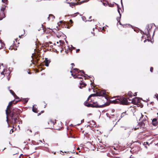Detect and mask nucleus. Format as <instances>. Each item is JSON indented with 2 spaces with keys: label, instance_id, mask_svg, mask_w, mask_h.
<instances>
[{
  "label": "nucleus",
  "instance_id": "obj_1",
  "mask_svg": "<svg viewBox=\"0 0 158 158\" xmlns=\"http://www.w3.org/2000/svg\"><path fill=\"white\" fill-rule=\"evenodd\" d=\"M111 102L114 104L118 103L122 105H127L128 103L127 98L123 96L120 97L115 100L112 101Z\"/></svg>",
  "mask_w": 158,
  "mask_h": 158
},
{
  "label": "nucleus",
  "instance_id": "obj_2",
  "mask_svg": "<svg viewBox=\"0 0 158 158\" xmlns=\"http://www.w3.org/2000/svg\"><path fill=\"white\" fill-rule=\"evenodd\" d=\"M153 25L155 26H156L154 23L148 24L146 26V30L145 31V32L140 30L141 33H143V34L146 35L147 37H149L150 36L149 31L151 29Z\"/></svg>",
  "mask_w": 158,
  "mask_h": 158
},
{
  "label": "nucleus",
  "instance_id": "obj_3",
  "mask_svg": "<svg viewBox=\"0 0 158 158\" xmlns=\"http://www.w3.org/2000/svg\"><path fill=\"white\" fill-rule=\"evenodd\" d=\"M73 71H74L73 72H78V73H79V72L82 73V74H83L84 75V77H85V79H86V76H87V77H89L91 78V79H90V81H91L92 82V81H94V77L93 76H92V77H89L88 75L85 74V73L83 70H80L78 69L75 68L73 70Z\"/></svg>",
  "mask_w": 158,
  "mask_h": 158
},
{
  "label": "nucleus",
  "instance_id": "obj_4",
  "mask_svg": "<svg viewBox=\"0 0 158 158\" xmlns=\"http://www.w3.org/2000/svg\"><path fill=\"white\" fill-rule=\"evenodd\" d=\"M120 127L121 128H123V129H121V130L123 131L124 133L126 134V136L128 137L130 135L131 131V129L129 128H126L123 126H121Z\"/></svg>",
  "mask_w": 158,
  "mask_h": 158
},
{
  "label": "nucleus",
  "instance_id": "obj_5",
  "mask_svg": "<svg viewBox=\"0 0 158 158\" xmlns=\"http://www.w3.org/2000/svg\"><path fill=\"white\" fill-rule=\"evenodd\" d=\"M92 105L94 106H95L96 107H92L93 108H102L105 106H107L109 105L110 103H106L104 104H103L102 105H98L97 102H94L92 104Z\"/></svg>",
  "mask_w": 158,
  "mask_h": 158
},
{
  "label": "nucleus",
  "instance_id": "obj_6",
  "mask_svg": "<svg viewBox=\"0 0 158 158\" xmlns=\"http://www.w3.org/2000/svg\"><path fill=\"white\" fill-rule=\"evenodd\" d=\"M140 102L139 99L137 97L132 98L131 101V102L134 104H136L137 103L139 102Z\"/></svg>",
  "mask_w": 158,
  "mask_h": 158
},
{
  "label": "nucleus",
  "instance_id": "obj_7",
  "mask_svg": "<svg viewBox=\"0 0 158 158\" xmlns=\"http://www.w3.org/2000/svg\"><path fill=\"white\" fill-rule=\"evenodd\" d=\"M12 110L13 112V114L14 113H15L16 114V116H17V117L19 116V113L20 111V110L16 108H13Z\"/></svg>",
  "mask_w": 158,
  "mask_h": 158
},
{
  "label": "nucleus",
  "instance_id": "obj_8",
  "mask_svg": "<svg viewBox=\"0 0 158 158\" xmlns=\"http://www.w3.org/2000/svg\"><path fill=\"white\" fill-rule=\"evenodd\" d=\"M14 101H11L9 102V105L7 106V107L6 109V121L8 123V118H7V109L8 108L10 107H10L12 105V103L14 102Z\"/></svg>",
  "mask_w": 158,
  "mask_h": 158
},
{
  "label": "nucleus",
  "instance_id": "obj_9",
  "mask_svg": "<svg viewBox=\"0 0 158 158\" xmlns=\"http://www.w3.org/2000/svg\"><path fill=\"white\" fill-rule=\"evenodd\" d=\"M57 37L59 38L60 37L62 36V35H64V34L58 31L56 29V31L54 32Z\"/></svg>",
  "mask_w": 158,
  "mask_h": 158
},
{
  "label": "nucleus",
  "instance_id": "obj_10",
  "mask_svg": "<svg viewBox=\"0 0 158 158\" xmlns=\"http://www.w3.org/2000/svg\"><path fill=\"white\" fill-rule=\"evenodd\" d=\"M88 100H87L85 102H84V105L85 106L88 107H95V106H94L93 105H92V104H91V103H88ZM95 107H96L95 106Z\"/></svg>",
  "mask_w": 158,
  "mask_h": 158
},
{
  "label": "nucleus",
  "instance_id": "obj_11",
  "mask_svg": "<svg viewBox=\"0 0 158 158\" xmlns=\"http://www.w3.org/2000/svg\"><path fill=\"white\" fill-rule=\"evenodd\" d=\"M101 96V94H98V92H97L96 93L91 94L89 95V97L87 98V100H89V98L91 97H95V96Z\"/></svg>",
  "mask_w": 158,
  "mask_h": 158
},
{
  "label": "nucleus",
  "instance_id": "obj_12",
  "mask_svg": "<svg viewBox=\"0 0 158 158\" xmlns=\"http://www.w3.org/2000/svg\"><path fill=\"white\" fill-rule=\"evenodd\" d=\"M10 93L13 95V96L15 98V99H19V98L18 97L12 90H9Z\"/></svg>",
  "mask_w": 158,
  "mask_h": 158
},
{
  "label": "nucleus",
  "instance_id": "obj_13",
  "mask_svg": "<svg viewBox=\"0 0 158 158\" xmlns=\"http://www.w3.org/2000/svg\"><path fill=\"white\" fill-rule=\"evenodd\" d=\"M138 124L139 125V126H140L141 128H144L145 127V124L143 121H142L141 122H139L138 123Z\"/></svg>",
  "mask_w": 158,
  "mask_h": 158
},
{
  "label": "nucleus",
  "instance_id": "obj_14",
  "mask_svg": "<svg viewBox=\"0 0 158 158\" xmlns=\"http://www.w3.org/2000/svg\"><path fill=\"white\" fill-rule=\"evenodd\" d=\"M44 62L45 63V66L47 67H48L49 66V63L50 62V61L48 60L47 58H45Z\"/></svg>",
  "mask_w": 158,
  "mask_h": 158
},
{
  "label": "nucleus",
  "instance_id": "obj_15",
  "mask_svg": "<svg viewBox=\"0 0 158 158\" xmlns=\"http://www.w3.org/2000/svg\"><path fill=\"white\" fill-rule=\"evenodd\" d=\"M6 17L5 13L3 12H0V20H1Z\"/></svg>",
  "mask_w": 158,
  "mask_h": 158
},
{
  "label": "nucleus",
  "instance_id": "obj_16",
  "mask_svg": "<svg viewBox=\"0 0 158 158\" xmlns=\"http://www.w3.org/2000/svg\"><path fill=\"white\" fill-rule=\"evenodd\" d=\"M98 94H101L100 96H103V95H105L106 94V91L105 90H102L99 91H98Z\"/></svg>",
  "mask_w": 158,
  "mask_h": 158
},
{
  "label": "nucleus",
  "instance_id": "obj_17",
  "mask_svg": "<svg viewBox=\"0 0 158 158\" xmlns=\"http://www.w3.org/2000/svg\"><path fill=\"white\" fill-rule=\"evenodd\" d=\"M152 124L154 126H156L157 124V119L153 118L152 120Z\"/></svg>",
  "mask_w": 158,
  "mask_h": 158
},
{
  "label": "nucleus",
  "instance_id": "obj_18",
  "mask_svg": "<svg viewBox=\"0 0 158 158\" xmlns=\"http://www.w3.org/2000/svg\"><path fill=\"white\" fill-rule=\"evenodd\" d=\"M35 105H34L33 106L32 110L33 112L37 113L38 112L37 108L35 107Z\"/></svg>",
  "mask_w": 158,
  "mask_h": 158
},
{
  "label": "nucleus",
  "instance_id": "obj_19",
  "mask_svg": "<svg viewBox=\"0 0 158 158\" xmlns=\"http://www.w3.org/2000/svg\"><path fill=\"white\" fill-rule=\"evenodd\" d=\"M19 117H17V116L16 117H15L14 118H11L12 120H14V123H16L17 122V120H18V118Z\"/></svg>",
  "mask_w": 158,
  "mask_h": 158
},
{
  "label": "nucleus",
  "instance_id": "obj_20",
  "mask_svg": "<svg viewBox=\"0 0 158 158\" xmlns=\"http://www.w3.org/2000/svg\"><path fill=\"white\" fill-rule=\"evenodd\" d=\"M69 4V6L72 8L73 7V6H75V5H77V4L76 3H69V2H67Z\"/></svg>",
  "mask_w": 158,
  "mask_h": 158
},
{
  "label": "nucleus",
  "instance_id": "obj_21",
  "mask_svg": "<svg viewBox=\"0 0 158 158\" xmlns=\"http://www.w3.org/2000/svg\"><path fill=\"white\" fill-rule=\"evenodd\" d=\"M120 10H121V9L118 6V13H119V15H120V17L119 18V19H120L121 18V14L120 12Z\"/></svg>",
  "mask_w": 158,
  "mask_h": 158
},
{
  "label": "nucleus",
  "instance_id": "obj_22",
  "mask_svg": "<svg viewBox=\"0 0 158 158\" xmlns=\"http://www.w3.org/2000/svg\"><path fill=\"white\" fill-rule=\"evenodd\" d=\"M10 107H9L7 109V110H8V112H7V114L8 113L10 114H11L12 112V111L10 110Z\"/></svg>",
  "mask_w": 158,
  "mask_h": 158
},
{
  "label": "nucleus",
  "instance_id": "obj_23",
  "mask_svg": "<svg viewBox=\"0 0 158 158\" xmlns=\"http://www.w3.org/2000/svg\"><path fill=\"white\" fill-rule=\"evenodd\" d=\"M6 6H5L4 7L2 6L1 8V12H4V11L6 9Z\"/></svg>",
  "mask_w": 158,
  "mask_h": 158
},
{
  "label": "nucleus",
  "instance_id": "obj_24",
  "mask_svg": "<svg viewBox=\"0 0 158 158\" xmlns=\"http://www.w3.org/2000/svg\"><path fill=\"white\" fill-rule=\"evenodd\" d=\"M16 115V114L15 113H14L13 114V111L11 114H10V116L11 118H14L15 117Z\"/></svg>",
  "mask_w": 158,
  "mask_h": 158
},
{
  "label": "nucleus",
  "instance_id": "obj_25",
  "mask_svg": "<svg viewBox=\"0 0 158 158\" xmlns=\"http://www.w3.org/2000/svg\"><path fill=\"white\" fill-rule=\"evenodd\" d=\"M70 72L71 73V75H72V76H73V77H74V78H76L77 77V74H73V73L72 71V70H71L70 71Z\"/></svg>",
  "mask_w": 158,
  "mask_h": 158
},
{
  "label": "nucleus",
  "instance_id": "obj_26",
  "mask_svg": "<svg viewBox=\"0 0 158 158\" xmlns=\"http://www.w3.org/2000/svg\"><path fill=\"white\" fill-rule=\"evenodd\" d=\"M126 112H125L122 113L120 117V118L118 120V121H119L120 118L123 117L126 114Z\"/></svg>",
  "mask_w": 158,
  "mask_h": 158
},
{
  "label": "nucleus",
  "instance_id": "obj_27",
  "mask_svg": "<svg viewBox=\"0 0 158 158\" xmlns=\"http://www.w3.org/2000/svg\"><path fill=\"white\" fill-rule=\"evenodd\" d=\"M28 100V98H25L23 99V101L25 103H27Z\"/></svg>",
  "mask_w": 158,
  "mask_h": 158
},
{
  "label": "nucleus",
  "instance_id": "obj_28",
  "mask_svg": "<svg viewBox=\"0 0 158 158\" xmlns=\"http://www.w3.org/2000/svg\"><path fill=\"white\" fill-rule=\"evenodd\" d=\"M132 92L131 91H129L128 93V95L130 96V98H131L132 95H131Z\"/></svg>",
  "mask_w": 158,
  "mask_h": 158
},
{
  "label": "nucleus",
  "instance_id": "obj_29",
  "mask_svg": "<svg viewBox=\"0 0 158 158\" xmlns=\"http://www.w3.org/2000/svg\"><path fill=\"white\" fill-rule=\"evenodd\" d=\"M49 16H50L51 17L52 19H54L55 18V16L52 15V14H49Z\"/></svg>",
  "mask_w": 158,
  "mask_h": 158
},
{
  "label": "nucleus",
  "instance_id": "obj_30",
  "mask_svg": "<svg viewBox=\"0 0 158 158\" xmlns=\"http://www.w3.org/2000/svg\"><path fill=\"white\" fill-rule=\"evenodd\" d=\"M49 123H52L53 125H54L55 124V123L54 121H52L51 119L50 120L49 122H48V124H49Z\"/></svg>",
  "mask_w": 158,
  "mask_h": 158
},
{
  "label": "nucleus",
  "instance_id": "obj_31",
  "mask_svg": "<svg viewBox=\"0 0 158 158\" xmlns=\"http://www.w3.org/2000/svg\"><path fill=\"white\" fill-rule=\"evenodd\" d=\"M82 20L84 21H85V22H86V21L85 20H86V18L85 17V16H82Z\"/></svg>",
  "mask_w": 158,
  "mask_h": 158
},
{
  "label": "nucleus",
  "instance_id": "obj_32",
  "mask_svg": "<svg viewBox=\"0 0 158 158\" xmlns=\"http://www.w3.org/2000/svg\"><path fill=\"white\" fill-rule=\"evenodd\" d=\"M80 84H81L83 86H85L86 85V84L84 82H82L81 83H80Z\"/></svg>",
  "mask_w": 158,
  "mask_h": 158
},
{
  "label": "nucleus",
  "instance_id": "obj_33",
  "mask_svg": "<svg viewBox=\"0 0 158 158\" xmlns=\"http://www.w3.org/2000/svg\"><path fill=\"white\" fill-rule=\"evenodd\" d=\"M44 46H46V47L49 46V43H45Z\"/></svg>",
  "mask_w": 158,
  "mask_h": 158
},
{
  "label": "nucleus",
  "instance_id": "obj_34",
  "mask_svg": "<svg viewBox=\"0 0 158 158\" xmlns=\"http://www.w3.org/2000/svg\"><path fill=\"white\" fill-rule=\"evenodd\" d=\"M80 86H79V88H80V89H82V88L83 87V86L82 85V84H80Z\"/></svg>",
  "mask_w": 158,
  "mask_h": 158
},
{
  "label": "nucleus",
  "instance_id": "obj_35",
  "mask_svg": "<svg viewBox=\"0 0 158 158\" xmlns=\"http://www.w3.org/2000/svg\"><path fill=\"white\" fill-rule=\"evenodd\" d=\"M153 69V68L152 67H151L150 69V71L151 72H152Z\"/></svg>",
  "mask_w": 158,
  "mask_h": 158
},
{
  "label": "nucleus",
  "instance_id": "obj_36",
  "mask_svg": "<svg viewBox=\"0 0 158 158\" xmlns=\"http://www.w3.org/2000/svg\"><path fill=\"white\" fill-rule=\"evenodd\" d=\"M13 132V129H12L10 131V134H12Z\"/></svg>",
  "mask_w": 158,
  "mask_h": 158
},
{
  "label": "nucleus",
  "instance_id": "obj_37",
  "mask_svg": "<svg viewBox=\"0 0 158 158\" xmlns=\"http://www.w3.org/2000/svg\"><path fill=\"white\" fill-rule=\"evenodd\" d=\"M60 152H62L63 153H68L69 152L68 151L67 152L66 151H64V152H63L62 151H61V150L60 151Z\"/></svg>",
  "mask_w": 158,
  "mask_h": 158
},
{
  "label": "nucleus",
  "instance_id": "obj_38",
  "mask_svg": "<svg viewBox=\"0 0 158 158\" xmlns=\"http://www.w3.org/2000/svg\"><path fill=\"white\" fill-rule=\"evenodd\" d=\"M117 21L119 22V24L120 25H122L121 23H120V20H119V21L118 20V18L117 19Z\"/></svg>",
  "mask_w": 158,
  "mask_h": 158
},
{
  "label": "nucleus",
  "instance_id": "obj_39",
  "mask_svg": "<svg viewBox=\"0 0 158 158\" xmlns=\"http://www.w3.org/2000/svg\"><path fill=\"white\" fill-rule=\"evenodd\" d=\"M143 145H145L146 144H148V142H146V143L144 142L143 143Z\"/></svg>",
  "mask_w": 158,
  "mask_h": 158
},
{
  "label": "nucleus",
  "instance_id": "obj_40",
  "mask_svg": "<svg viewBox=\"0 0 158 158\" xmlns=\"http://www.w3.org/2000/svg\"><path fill=\"white\" fill-rule=\"evenodd\" d=\"M7 1V0H2V2H3V3H5V2H6Z\"/></svg>",
  "mask_w": 158,
  "mask_h": 158
},
{
  "label": "nucleus",
  "instance_id": "obj_41",
  "mask_svg": "<svg viewBox=\"0 0 158 158\" xmlns=\"http://www.w3.org/2000/svg\"><path fill=\"white\" fill-rule=\"evenodd\" d=\"M4 69L3 70V71H2V72L1 73V74L2 75H4Z\"/></svg>",
  "mask_w": 158,
  "mask_h": 158
},
{
  "label": "nucleus",
  "instance_id": "obj_42",
  "mask_svg": "<svg viewBox=\"0 0 158 158\" xmlns=\"http://www.w3.org/2000/svg\"><path fill=\"white\" fill-rule=\"evenodd\" d=\"M121 3L122 6L123 7V2H122V0H121Z\"/></svg>",
  "mask_w": 158,
  "mask_h": 158
},
{
  "label": "nucleus",
  "instance_id": "obj_43",
  "mask_svg": "<svg viewBox=\"0 0 158 158\" xmlns=\"http://www.w3.org/2000/svg\"><path fill=\"white\" fill-rule=\"evenodd\" d=\"M79 50H80V49H77L76 50V52H79Z\"/></svg>",
  "mask_w": 158,
  "mask_h": 158
},
{
  "label": "nucleus",
  "instance_id": "obj_44",
  "mask_svg": "<svg viewBox=\"0 0 158 158\" xmlns=\"http://www.w3.org/2000/svg\"><path fill=\"white\" fill-rule=\"evenodd\" d=\"M0 43H1V44H3L4 45V43H3L2 41V40H0Z\"/></svg>",
  "mask_w": 158,
  "mask_h": 158
},
{
  "label": "nucleus",
  "instance_id": "obj_45",
  "mask_svg": "<svg viewBox=\"0 0 158 158\" xmlns=\"http://www.w3.org/2000/svg\"><path fill=\"white\" fill-rule=\"evenodd\" d=\"M84 122V119H82V120H81V123H83V122Z\"/></svg>",
  "mask_w": 158,
  "mask_h": 158
},
{
  "label": "nucleus",
  "instance_id": "obj_46",
  "mask_svg": "<svg viewBox=\"0 0 158 158\" xmlns=\"http://www.w3.org/2000/svg\"><path fill=\"white\" fill-rule=\"evenodd\" d=\"M69 21L71 23H73V21L72 20H71V19H70V20H69Z\"/></svg>",
  "mask_w": 158,
  "mask_h": 158
},
{
  "label": "nucleus",
  "instance_id": "obj_47",
  "mask_svg": "<svg viewBox=\"0 0 158 158\" xmlns=\"http://www.w3.org/2000/svg\"><path fill=\"white\" fill-rule=\"evenodd\" d=\"M155 96L156 97V98H157V99H158V95H155Z\"/></svg>",
  "mask_w": 158,
  "mask_h": 158
},
{
  "label": "nucleus",
  "instance_id": "obj_48",
  "mask_svg": "<svg viewBox=\"0 0 158 158\" xmlns=\"http://www.w3.org/2000/svg\"><path fill=\"white\" fill-rule=\"evenodd\" d=\"M137 92H135V95H134V96H137Z\"/></svg>",
  "mask_w": 158,
  "mask_h": 158
},
{
  "label": "nucleus",
  "instance_id": "obj_49",
  "mask_svg": "<svg viewBox=\"0 0 158 158\" xmlns=\"http://www.w3.org/2000/svg\"><path fill=\"white\" fill-rule=\"evenodd\" d=\"M50 16H48V20H50Z\"/></svg>",
  "mask_w": 158,
  "mask_h": 158
},
{
  "label": "nucleus",
  "instance_id": "obj_50",
  "mask_svg": "<svg viewBox=\"0 0 158 158\" xmlns=\"http://www.w3.org/2000/svg\"><path fill=\"white\" fill-rule=\"evenodd\" d=\"M92 122L94 123V124H93V125H94V124H95V122L93 120H92Z\"/></svg>",
  "mask_w": 158,
  "mask_h": 158
},
{
  "label": "nucleus",
  "instance_id": "obj_51",
  "mask_svg": "<svg viewBox=\"0 0 158 158\" xmlns=\"http://www.w3.org/2000/svg\"><path fill=\"white\" fill-rule=\"evenodd\" d=\"M71 65H72V66H74V63H72V64H71Z\"/></svg>",
  "mask_w": 158,
  "mask_h": 158
},
{
  "label": "nucleus",
  "instance_id": "obj_52",
  "mask_svg": "<svg viewBox=\"0 0 158 158\" xmlns=\"http://www.w3.org/2000/svg\"><path fill=\"white\" fill-rule=\"evenodd\" d=\"M39 148V147H36V148H35V150H37V149H38Z\"/></svg>",
  "mask_w": 158,
  "mask_h": 158
},
{
  "label": "nucleus",
  "instance_id": "obj_53",
  "mask_svg": "<svg viewBox=\"0 0 158 158\" xmlns=\"http://www.w3.org/2000/svg\"><path fill=\"white\" fill-rule=\"evenodd\" d=\"M77 78H79V79L82 78V77H78L77 76Z\"/></svg>",
  "mask_w": 158,
  "mask_h": 158
},
{
  "label": "nucleus",
  "instance_id": "obj_54",
  "mask_svg": "<svg viewBox=\"0 0 158 158\" xmlns=\"http://www.w3.org/2000/svg\"><path fill=\"white\" fill-rule=\"evenodd\" d=\"M71 46L73 48V49H75V47H73V46H72V45H71Z\"/></svg>",
  "mask_w": 158,
  "mask_h": 158
},
{
  "label": "nucleus",
  "instance_id": "obj_55",
  "mask_svg": "<svg viewBox=\"0 0 158 158\" xmlns=\"http://www.w3.org/2000/svg\"><path fill=\"white\" fill-rule=\"evenodd\" d=\"M19 100H18V101H16L15 103V104L16 103H17L18 102H19Z\"/></svg>",
  "mask_w": 158,
  "mask_h": 158
},
{
  "label": "nucleus",
  "instance_id": "obj_56",
  "mask_svg": "<svg viewBox=\"0 0 158 158\" xmlns=\"http://www.w3.org/2000/svg\"><path fill=\"white\" fill-rule=\"evenodd\" d=\"M60 23H63V21H60Z\"/></svg>",
  "mask_w": 158,
  "mask_h": 158
},
{
  "label": "nucleus",
  "instance_id": "obj_57",
  "mask_svg": "<svg viewBox=\"0 0 158 158\" xmlns=\"http://www.w3.org/2000/svg\"><path fill=\"white\" fill-rule=\"evenodd\" d=\"M114 111H115L114 110H112V112H114Z\"/></svg>",
  "mask_w": 158,
  "mask_h": 158
},
{
  "label": "nucleus",
  "instance_id": "obj_58",
  "mask_svg": "<svg viewBox=\"0 0 158 158\" xmlns=\"http://www.w3.org/2000/svg\"><path fill=\"white\" fill-rule=\"evenodd\" d=\"M148 40V41H149H149H151V42H152L150 40H149V39H148V40Z\"/></svg>",
  "mask_w": 158,
  "mask_h": 158
},
{
  "label": "nucleus",
  "instance_id": "obj_59",
  "mask_svg": "<svg viewBox=\"0 0 158 158\" xmlns=\"http://www.w3.org/2000/svg\"><path fill=\"white\" fill-rule=\"evenodd\" d=\"M52 153H53L54 154H56V152H53Z\"/></svg>",
  "mask_w": 158,
  "mask_h": 158
},
{
  "label": "nucleus",
  "instance_id": "obj_60",
  "mask_svg": "<svg viewBox=\"0 0 158 158\" xmlns=\"http://www.w3.org/2000/svg\"><path fill=\"white\" fill-rule=\"evenodd\" d=\"M0 65H2V66H3V63H2L1 64H0Z\"/></svg>",
  "mask_w": 158,
  "mask_h": 158
},
{
  "label": "nucleus",
  "instance_id": "obj_61",
  "mask_svg": "<svg viewBox=\"0 0 158 158\" xmlns=\"http://www.w3.org/2000/svg\"><path fill=\"white\" fill-rule=\"evenodd\" d=\"M59 42L61 43V42H62V40H60Z\"/></svg>",
  "mask_w": 158,
  "mask_h": 158
},
{
  "label": "nucleus",
  "instance_id": "obj_62",
  "mask_svg": "<svg viewBox=\"0 0 158 158\" xmlns=\"http://www.w3.org/2000/svg\"><path fill=\"white\" fill-rule=\"evenodd\" d=\"M42 28H43V24H42L41 25Z\"/></svg>",
  "mask_w": 158,
  "mask_h": 158
},
{
  "label": "nucleus",
  "instance_id": "obj_63",
  "mask_svg": "<svg viewBox=\"0 0 158 158\" xmlns=\"http://www.w3.org/2000/svg\"><path fill=\"white\" fill-rule=\"evenodd\" d=\"M48 43L50 44H52V43L51 42H49Z\"/></svg>",
  "mask_w": 158,
  "mask_h": 158
},
{
  "label": "nucleus",
  "instance_id": "obj_64",
  "mask_svg": "<svg viewBox=\"0 0 158 158\" xmlns=\"http://www.w3.org/2000/svg\"><path fill=\"white\" fill-rule=\"evenodd\" d=\"M29 131L30 132H32V131L31 130H29Z\"/></svg>",
  "mask_w": 158,
  "mask_h": 158
}]
</instances>
